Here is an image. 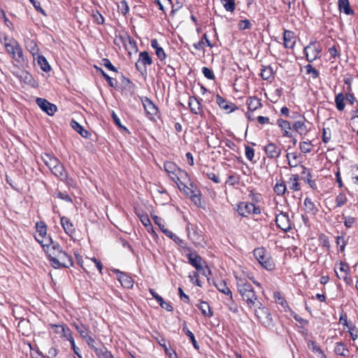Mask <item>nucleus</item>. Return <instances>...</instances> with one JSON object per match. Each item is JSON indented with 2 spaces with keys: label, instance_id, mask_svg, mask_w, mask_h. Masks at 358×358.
Returning a JSON list of instances; mask_svg holds the SVG:
<instances>
[{
  "label": "nucleus",
  "instance_id": "f257e3e1",
  "mask_svg": "<svg viewBox=\"0 0 358 358\" xmlns=\"http://www.w3.org/2000/svg\"><path fill=\"white\" fill-rule=\"evenodd\" d=\"M172 180L177 184L180 191H182L190 199L196 204L200 203L199 191L196 185L191 182L185 171H179V176L173 177Z\"/></svg>",
  "mask_w": 358,
  "mask_h": 358
},
{
  "label": "nucleus",
  "instance_id": "f03ea898",
  "mask_svg": "<svg viewBox=\"0 0 358 358\" xmlns=\"http://www.w3.org/2000/svg\"><path fill=\"white\" fill-rule=\"evenodd\" d=\"M237 289L242 300L245 301L249 308H254L260 306L259 300L252 285L245 279L238 278L236 282Z\"/></svg>",
  "mask_w": 358,
  "mask_h": 358
},
{
  "label": "nucleus",
  "instance_id": "7ed1b4c3",
  "mask_svg": "<svg viewBox=\"0 0 358 358\" xmlns=\"http://www.w3.org/2000/svg\"><path fill=\"white\" fill-rule=\"evenodd\" d=\"M3 45L7 53L12 57L17 66H23L28 63V59L24 55L23 50L15 39L4 38Z\"/></svg>",
  "mask_w": 358,
  "mask_h": 358
},
{
  "label": "nucleus",
  "instance_id": "20e7f679",
  "mask_svg": "<svg viewBox=\"0 0 358 358\" xmlns=\"http://www.w3.org/2000/svg\"><path fill=\"white\" fill-rule=\"evenodd\" d=\"M253 255L258 262L266 270L273 271L275 262L264 248H258L253 250Z\"/></svg>",
  "mask_w": 358,
  "mask_h": 358
},
{
  "label": "nucleus",
  "instance_id": "39448f33",
  "mask_svg": "<svg viewBox=\"0 0 358 358\" xmlns=\"http://www.w3.org/2000/svg\"><path fill=\"white\" fill-rule=\"evenodd\" d=\"M255 308V314L261 324L266 328H273L274 322L268 308L264 306L262 302L260 306H256Z\"/></svg>",
  "mask_w": 358,
  "mask_h": 358
},
{
  "label": "nucleus",
  "instance_id": "423d86ee",
  "mask_svg": "<svg viewBox=\"0 0 358 358\" xmlns=\"http://www.w3.org/2000/svg\"><path fill=\"white\" fill-rule=\"evenodd\" d=\"M50 264L55 268H69L73 265V262L71 256L62 250Z\"/></svg>",
  "mask_w": 358,
  "mask_h": 358
},
{
  "label": "nucleus",
  "instance_id": "0eeeda50",
  "mask_svg": "<svg viewBox=\"0 0 358 358\" xmlns=\"http://www.w3.org/2000/svg\"><path fill=\"white\" fill-rule=\"evenodd\" d=\"M304 54L308 62H313L316 59L320 57L322 48L320 45L316 42H311L303 49Z\"/></svg>",
  "mask_w": 358,
  "mask_h": 358
},
{
  "label": "nucleus",
  "instance_id": "6e6552de",
  "mask_svg": "<svg viewBox=\"0 0 358 358\" xmlns=\"http://www.w3.org/2000/svg\"><path fill=\"white\" fill-rule=\"evenodd\" d=\"M237 212L242 217H248L250 214L259 215L261 210L259 206H255L252 203L241 202L238 204Z\"/></svg>",
  "mask_w": 358,
  "mask_h": 358
},
{
  "label": "nucleus",
  "instance_id": "1a4fd4ad",
  "mask_svg": "<svg viewBox=\"0 0 358 358\" xmlns=\"http://www.w3.org/2000/svg\"><path fill=\"white\" fill-rule=\"evenodd\" d=\"M275 221L277 227L285 232L292 229V222L287 213L280 212L276 215Z\"/></svg>",
  "mask_w": 358,
  "mask_h": 358
},
{
  "label": "nucleus",
  "instance_id": "9d476101",
  "mask_svg": "<svg viewBox=\"0 0 358 358\" xmlns=\"http://www.w3.org/2000/svg\"><path fill=\"white\" fill-rule=\"evenodd\" d=\"M49 326L55 334H59L61 337L65 338L66 340L68 341L69 338H72V331L66 324H50Z\"/></svg>",
  "mask_w": 358,
  "mask_h": 358
},
{
  "label": "nucleus",
  "instance_id": "9b49d317",
  "mask_svg": "<svg viewBox=\"0 0 358 358\" xmlns=\"http://www.w3.org/2000/svg\"><path fill=\"white\" fill-rule=\"evenodd\" d=\"M36 102L40 108L48 115H53L57 111V106L45 99L37 98Z\"/></svg>",
  "mask_w": 358,
  "mask_h": 358
},
{
  "label": "nucleus",
  "instance_id": "f8f14e48",
  "mask_svg": "<svg viewBox=\"0 0 358 358\" xmlns=\"http://www.w3.org/2000/svg\"><path fill=\"white\" fill-rule=\"evenodd\" d=\"M264 151L267 157L271 159H277L281 155V148L274 143H269L265 145Z\"/></svg>",
  "mask_w": 358,
  "mask_h": 358
},
{
  "label": "nucleus",
  "instance_id": "ddd939ff",
  "mask_svg": "<svg viewBox=\"0 0 358 358\" xmlns=\"http://www.w3.org/2000/svg\"><path fill=\"white\" fill-rule=\"evenodd\" d=\"M187 257L189 263L194 266L197 271L203 270V264H206V262L196 252H191L188 254Z\"/></svg>",
  "mask_w": 358,
  "mask_h": 358
},
{
  "label": "nucleus",
  "instance_id": "4468645a",
  "mask_svg": "<svg viewBox=\"0 0 358 358\" xmlns=\"http://www.w3.org/2000/svg\"><path fill=\"white\" fill-rule=\"evenodd\" d=\"M43 250L46 253L50 260V264L52 262V260L57 257V255L62 251V248L60 245L57 243H54L48 246H46L45 248H43Z\"/></svg>",
  "mask_w": 358,
  "mask_h": 358
},
{
  "label": "nucleus",
  "instance_id": "2eb2a0df",
  "mask_svg": "<svg viewBox=\"0 0 358 358\" xmlns=\"http://www.w3.org/2000/svg\"><path fill=\"white\" fill-rule=\"evenodd\" d=\"M115 272L117 274V278L122 287L127 289L133 287L134 280L131 276L124 272L120 271L119 270H115Z\"/></svg>",
  "mask_w": 358,
  "mask_h": 358
},
{
  "label": "nucleus",
  "instance_id": "dca6fc26",
  "mask_svg": "<svg viewBox=\"0 0 358 358\" xmlns=\"http://www.w3.org/2000/svg\"><path fill=\"white\" fill-rule=\"evenodd\" d=\"M301 169V173L303 175L301 177V180H303L305 182L308 183V185L313 189H317V185L315 180H313V175L311 173V171L305 167L304 166H300Z\"/></svg>",
  "mask_w": 358,
  "mask_h": 358
},
{
  "label": "nucleus",
  "instance_id": "f3484780",
  "mask_svg": "<svg viewBox=\"0 0 358 358\" xmlns=\"http://www.w3.org/2000/svg\"><path fill=\"white\" fill-rule=\"evenodd\" d=\"M216 102L220 108L227 110L228 113L234 112L238 109V107L234 103L227 101L220 94L216 95Z\"/></svg>",
  "mask_w": 358,
  "mask_h": 358
},
{
  "label": "nucleus",
  "instance_id": "a211bd4d",
  "mask_svg": "<svg viewBox=\"0 0 358 358\" xmlns=\"http://www.w3.org/2000/svg\"><path fill=\"white\" fill-rule=\"evenodd\" d=\"M60 223L65 233L73 238L76 233V229L71 220L67 217L62 216L60 217Z\"/></svg>",
  "mask_w": 358,
  "mask_h": 358
},
{
  "label": "nucleus",
  "instance_id": "6ab92c4d",
  "mask_svg": "<svg viewBox=\"0 0 358 358\" xmlns=\"http://www.w3.org/2000/svg\"><path fill=\"white\" fill-rule=\"evenodd\" d=\"M294 130L301 136H304L308 134L309 129L306 124V119L303 116L300 120L296 121L292 126Z\"/></svg>",
  "mask_w": 358,
  "mask_h": 358
},
{
  "label": "nucleus",
  "instance_id": "aec40b11",
  "mask_svg": "<svg viewBox=\"0 0 358 358\" xmlns=\"http://www.w3.org/2000/svg\"><path fill=\"white\" fill-rule=\"evenodd\" d=\"M188 105L192 113L196 115L201 114L203 110L200 101L195 96L189 98Z\"/></svg>",
  "mask_w": 358,
  "mask_h": 358
},
{
  "label": "nucleus",
  "instance_id": "412c9836",
  "mask_svg": "<svg viewBox=\"0 0 358 358\" xmlns=\"http://www.w3.org/2000/svg\"><path fill=\"white\" fill-rule=\"evenodd\" d=\"M338 8L341 13L347 15H355V11L351 8L349 0H338Z\"/></svg>",
  "mask_w": 358,
  "mask_h": 358
},
{
  "label": "nucleus",
  "instance_id": "4be33fe9",
  "mask_svg": "<svg viewBox=\"0 0 358 358\" xmlns=\"http://www.w3.org/2000/svg\"><path fill=\"white\" fill-rule=\"evenodd\" d=\"M41 159L50 171L60 162L57 157L47 153L43 154L41 157Z\"/></svg>",
  "mask_w": 358,
  "mask_h": 358
},
{
  "label": "nucleus",
  "instance_id": "5701e85b",
  "mask_svg": "<svg viewBox=\"0 0 358 358\" xmlns=\"http://www.w3.org/2000/svg\"><path fill=\"white\" fill-rule=\"evenodd\" d=\"M284 46L286 48H293L295 45L294 33L292 31L285 30L283 34Z\"/></svg>",
  "mask_w": 358,
  "mask_h": 358
},
{
  "label": "nucleus",
  "instance_id": "b1692460",
  "mask_svg": "<svg viewBox=\"0 0 358 358\" xmlns=\"http://www.w3.org/2000/svg\"><path fill=\"white\" fill-rule=\"evenodd\" d=\"M138 62L136 64V68L140 71L139 63L144 66L147 65H151L152 64V59L147 51H143L139 53Z\"/></svg>",
  "mask_w": 358,
  "mask_h": 358
},
{
  "label": "nucleus",
  "instance_id": "393cba45",
  "mask_svg": "<svg viewBox=\"0 0 358 358\" xmlns=\"http://www.w3.org/2000/svg\"><path fill=\"white\" fill-rule=\"evenodd\" d=\"M73 325L83 339L87 338V336L91 333L89 326L83 324L80 321L74 322Z\"/></svg>",
  "mask_w": 358,
  "mask_h": 358
},
{
  "label": "nucleus",
  "instance_id": "a878e982",
  "mask_svg": "<svg viewBox=\"0 0 358 358\" xmlns=\"http://www.w3.org/2000/svg\"><path fill=\"white\" fill-rule=\"evenodd\" d=\"M143 105L148 115L154 116L157 113L158 108L150 99L145 97L143 100Z\"/></svg>",
  "mask_w": 358,
  "mask_h": 358
},
{
  "label": "nucleus",
  "instance_id": "bb28decb",
  "mask_svg": "<svg viewBox=\"0 0 358 358\" xmlns=\"http://www.w3.org/2000/svg\"><path fill=\"white\" fill-rule=\"evenodd\" d=\"M51 172L56 177L60 178V180L62 181H64L67 179V172L66 171L63 164L61 162H59L54 169H52Z\"/></svg>",
  "mask_w": 358,
  "mask_h": 358
},
{
  "label": "nucleus",
  "instance_id": "cd10ccee",
  "mask_svg": "<svg viewBox=\"0 0 358 358\" xmlns=\"http://www.w3.org/2000/svg\"><path fill=\"white\" fill-rule=\"evenodd\" d=\"M299 180L300 176L298 174H292L287 182L289 188L294 192L301 190Z\"/></svg>",
  "mask_w": 358,
  "mask_h": 358
},
{
  "label": "nucleus",
  "instance_id": "c85d7f7f",
  "mask_svg": "<svg viewBox=\"0 0 358 358\" xmlns=\"http://www.w3.org/2000/svg\"><path fill=\"white\" fill-rule=\"evenodd\" d=\"M215 286L220 292L229 296V300L232 301V292L224 280H219L215 282Z\"/></svg>",
  "mask_w": 358,
  "mask_h": 358
},
{
  "label": "nucleus",
  "instance_id": "c756f323",
  "mask_svg": "<svg viewBox=\"0 0 358 358\" xmlns=\"http://www.w3.org/2000/svg\"><path fill=\"white\" fill-rule=\"evenodd\" d=\"M303 204L306 213L312 215H315L318 212L317 208L315 206V203L310 198L306 197L304 199Z\"/></svg>",
  "mask_w": 358,
  "mask_h": 358
},
{
  "label": "nucleus",
  "instance_id": "7c9ffc66",
  "mask_svg": "<svg viewBox=\"0 0 358 358\" xmlns=\"http://www.w3.org/2000/svg\"><path fill=\"white\" fill-rule=\"evenodd\" d=\"M249 110L255 111L262 106L261 99L256 96H250L247 101Z\"/></svg>",
  "mask_w": 358,
  "mask_h": 358
},
{
  "label": "nucleus",
  "instance_id": "2f4dec72",
  "mask_svg": "<svg viewBox=\"0 0 358 358\" xmlns=\"http://www.w3.org/2000/svg\"><path fill=\"white\" fill-rule=\"evenodd\" d=\"M260 76L264 80L271 81L274 78V72L271 66H263Z\"/></svg>",
  "mask_w": 358,
  "mask_h": 358
},
{
  "label": "nucleus",
  "instance_id": "473e14b6",
  "mask_svg": "<svg viewBox=\"0 0 358 358\" xmlns=\"http://www.w3.org/2000/svg\"><path fill=\"white\" fill-rule=\"evenodd\" d=\"M196 306L201 310V314L204 317H210L213 316V311L207 302L201 301Z\"/></svg>",
  "mask_w": 358,
  "mask_h": 358
},
{
  "label": "nucleus",
  "instance_id": "72a5a7b5",
  "mask_svg": "<svg viewBox=\"0 0 358 358\" xmlns=\"http://www.w3.org/2000/svg\"><path fill=\"white\" fill-rule=\"evenodd\" d=\"M206 45L209 48H213V45L211 42L208 40L206 34H204L201 41L193 44V47L198 50L204 49V46Z\"/></svg>",
  "mask_w": 358,
  "mask_h": 358
},
{
  "label": "nucleus",
  "instance_id": "f704fd0d",
  "mask_svg": "<svg viewBox=\"0 0 358 358\" xmlns=\"http://www.w3.org/2000/svg\"><path fill=\"white\" fill-rule=\"evenodd\" d=\"M162 230L169 238L172 239L179 246L182 248H185V243L182 239L167 229H162Z\"/></svg>",
  "mask_w": 358,
  "mask_h": 358
},
{
  "label": "nucleus",
  "instance_id": "c9c22d12",
  "mask_svg": "<svg viewBox=\"0 0 358 358\" xmlns=\"http://www.w3.org/2000/svg\"><path fill=\"white\" fill-rule=\"evenodd\" d=\"M72 128L80 134L83 137L87 138L90 136V133L85 129L78 122L74 120L71 121Z\"/></svg>",
  "mask_w": 358,
  "mask_h": 358
},
{
  "label": "nucleus",
  "instance_id": "e433bc0d",
  "mask_svg": "<svg viewBox=\"0 0 358 358\" xmlns=\"http://www.w3.org/2000/svg\"><path fill=\"white\" fill-rule=\"evenodd\" d=\"M307 345L308 348L316 355L320 356L321 357H326L322 350L320 348L319 345H317L315 341L309 340L307 343Z\"/></svg>",
  "mask_w": 358,
  "mask_h": 358
},
{
  "label": "nucleus",
  "instance_id": "4c0bfd02",
  "mask_svg": "<svg viewBox=\"0 0 358 358\" xmlns=\"http://www.w3.org/2000/svg\"><path fill=\"white\" fill-rule=\"evenodd\" d=\"M34 238L36 241L41 244L43 248H45L46 246H48L52 243V238L47 234L45 236H39V234H36Z\"/></svg>",
  "mask_w": 358,
  "mask_h": 358
},
{
  "label": "nucleus",
  "instance_id": "58836bf2",
  "mask_svg": "<svg viewBox=\"0 0 358 358\" xmlns=\"http://www.w3.org/2000/svg\"><path fill=\"white\" fill-rule=\"evenodd\" d=\"M334 352L337 355L347 357L349 353V350L343 342H337L335 345Z\"/></svg>",
  "mask_w": 358,
  "mask_h": 358
},
{
  "label": "nucleus",
  "instance_id": "ea45409f",
  "mask_svg": "<svg viewBox=\"0 0 358 358\" xmlns=\"http://www.w3.org/2000/svg\"><path fill=\"white\" fill-rule=\"evenodd\" d=\"M182 331L189 337L191 343L196 350L199 349V345L195 339L194 334L187 328L186 322H183Z\"/></svg>",
  "mask_w": 358,
  "mask_h": 358
},
{
  "label": "nucleus",
  "instance_id": "a19ab883",
  "mask_svg": "<svg viewBox=\"0 0 358 358\" xmlns=\"http://www.w3.org/2000/svg\"><path fill=\"white\" fill-rule=\"evenodd\" d=\"M274 192L278 196H282L287 191V186L282 180H277L274 187Z\"/></svg>",
  "mask_w": 358,
  "mask_h": 358
},
{
  "label": "nucleus",
  "instance_id": "79ce46f5",
  "mask_svg": "<svg viewBox=\"0 0 358 358\" xmlns=\"http://www.w3.org/2000/svg\"><path fill=\"white\" fill-rule=\"evenodd\" d=\"M94 352L99 358H113L112 353L103 345L94 349Z\"/></svg>",
  "mask_w": 358,
  "mask_h": 358
},
{
  "label": "nucleus",
  "instance_id": "37998d69",
  "mask_svg": "<svg viewBox=\"0 0 358 358\" xmlns=\"http://www.w3.org/2000/svg\"><path fill=\"white\" fill-rule=\"evenodd\" d=\"M273 299L277 303L284 308L285 312L289 311V308H290L287 305L286 300L281 296V294L279 292H275L273 293Z\"/></svg>",
  "mask_w": 358,
  "mask_h": 358
},
{
  "label": "nucleus",
  "instance_id": "c03bdc74",
  "mask_svg": "<svg viewBox=\"0 0 358 358\" xmlns=\"http://www.w3.org/2000/svg\"><path fill=\"white\" fill-rule=\"evenodd\" d=\"M96 71L99 72L103 76V77L106 80V81L108 82V85L110 87L115 88L117 87V81L115 79L110 77L107 73H105V71L102 69L96 66Z\"/></svg>",
  "mask_w": 358,
  "mask_h": 358
},
{
  "label": "nucleus",
  "instance_id": "a18cd8bd",
  "mask_svg": "<svg viewBox=\"0 0 358 358\" xmlns=\"http://www.w3.org/2000/svg\"><path fill=\"white\" fill-rule=\"evenodd\" d=\"M335 103L336 106V108L342 111L344 110L345 107V96L342 93L338 94L335 97Z\"/></svg>",
  "mask_w": 358,
  "mask_h": 358
},
{
  "label": "nucleus",
  "instance_id": "49530a36",
  "mask_svg": "<svg viewBox=\"0 0 358 358\" xmlns=\"http://www.w3.org/2000/svg\"><path fill=\"white\" fill-rule=\"evenodd\" d=\"M226 11L233 13L236 9L235 0H220Z\"/></svg>",
  "mask_w": 358,
  "mask_h": 358
},
{
  "label": "nucleus",
  "instance_id": "de8ad7c7",
  "mask_svg": "<svg viewBox=\"0 0 358 358\" xmlns=\"http://www.w3.org/2000/svg\"><path fill=\"white\" fill-rule=\"evenodd\" d=\"M37 62L43 71L48 72L50 71L51 67L44 56L39 55Z\"/></svg>",
  "mask_w": 358,
  "mask_h": 358
},
{
  "label": "nucleus",
  "instance_id": "09e8293b",
  "mask_svg": "<svg viewBox=\"0 0 358 358\" xmlns=\"http://www.w3.org/2000/svg\"><path fill=\"white\" fill-rule=\"evenodd\" d=\"M36 234L45 236L47 234V227L44 222L40 221L36 224Z\"/></svg>",
  "mask_w": 358,
  "mask_h": 358
},
{
  "label": "nucleus",
  "instance_id": "8fccbe9b",
  "mask_svg": "<svg viewBox=\"0 0 358 358\" xmlns=\"http://www.w3.org/2000/svg\"><path fill=\"white\" fill-rule=\"evenodd\" d=\"M290 315L294 317V319L300 324L301 327H303L308 324V321L302 318L295 312H294L291 308H289V311Z\"/></svg>",
  "mask_w": 358,
  "mask_h": 358
},
{
  "label": "nucleus",
  "instance_id": "3c124183",
  "mask_svg": "<svg viewBox=\"0 0 358 358\" xmlns=\"http://www.w3.org/2000/svg\"><path fill=\"white\" fill-rule=\"evenodd\" d=\"M92 17L93 18L94 22L98 24H104L105 19L103 16L99 12V10H92Z\"/></svg>",
  "mask_w": 358,
  "mask_h": 358
},
{
  "label": "nucleus",
  "instance_id": "603ef678",
  "mask_svg": "<svg viewBox=\"0 0 358 358\" xmlns=\"http://www.w3.org/2000/svg\"><path fill=\"white\" fill-rule=\"evenodd\" d=\"M117 8L118 11L124 15H126L129 10L128 3L125 0H121L120 1V3L117 4Z\"/></svg>",
  "mask_w": 358,
  "mask_h": 358
},
{
  "label": "nucleus",
  "instance_id": "864d4df0",
  "mask_svg": "<svg viewBox=\"0 0 358 358\" xmlns=\"http://www.w3.org/2000/svg\"><path fill=\"white\" fill-rule=\"evenodd\" d=\"M305 69L307 74H310L313 79H316L319 77V71L315 69L311 64H307L305 66Z\"/></svg>",
  "mask_w": 358,
  "mask_h": 358
},
{
  "label": "nucleus",
  "instance_id": "5fc2aeb1",
  "mask_svg": "<svg viewBox=\"0 0 358 358\" xmlns=\"http://www.w3.org/2000/svg\"><path fill=\"white\" fill-rule=\"evenodd\" d=\"M187 231L189 239H191L194 243H199L200 236L197 231L193 227L190 229L189 227H187Z\"/></svg>",
  "mask_w": 358,
  "mask_h": 358
},
{
  "label": "nucleus",
  "instance_id": "6e6d98bb",
  "mask_svg": "<svg viewBox=\"0 0 358 358\" xmlns=\"http://www.w3.org/2000/svg\"><path fill=\"white\" fill-rule=\"evenodd\" d=\"M313 146L310 141H303L299 143V148L303 153H309Z\"/></svg>",
  "mask_w": 358,
  "mask_h": 358
},
{
  "label": "nucleus",
  "instance_id": "4d7b16f0",
  "mask_svg": "<svg viewBox=\"0 0 358 358\" xmlns=\"http://www.w3.org/2000/svg\"><path fill=\"white\" fill-rule=\"evenodd\" d=\"M335 201L336 203V207H341L347 203L348 199L345 194L340 193L338 195L336 196Z\"/></svg>",
  "mask_w": 358,
  "mask_h": 358
},
{
  "label": "nucleus",
  "instance_id": "13d9d810",
  "mask_svg": "<svg viewBox=\"0 0 358 358\" xmlns=\"http://www.w3.org/2000/svg\"><path fill=\"white\" fill-rule=\"evenodd\" d=\"M240 177L237 174L230 175L226 180V184L230 186H234L239 183Z\"/></svg>",
  "mask_w": 358,
  "mask_h": 358
},
{
  "label": "nucleus",
  "instance_id": "bf43d9fd",
  "mask_svg": "<svg viewBox=\"0 0 358 358\" xmlns=\"http://www.w3.org/2000/svg\"><path fill=\"white\" fill-rule=\"evenodd\" d=\"M238 27L240 30L250 29L252 28V24L248 19L242 20L239 21Z\"/></svg>",
  "mask_w": 358,
  "mask_h": 358
},
{
  "label": "nucleus",
  "instance_id": "052dcab7",
  "mask_svg": "<svg viewBox=\"0 0 358 358\" xmlns=\"http://www.w3.org/2000/svg\"><path fill=\"white\" fill-rule=\"evenodd\" d=\"M277 124L282 131L286 129H291L292 128L289 122L281 118L277 120Z\"/></svg>",
  "mask_w": 358,
  "mask_h": 358
},
{
  "label": "nucleus",
  "instance_id": "680f3d73",
  "mask_svg": "<svg viewBox=\"0 0 358 358\" xmlns=\"http://www.w3.org/2000/svg\"><path fill=\"white\" fill-rule=\"evenodd\" d=\"M245 155L246 158L250 161L252 162L254 157H255V150L252 148L245 145Z\"/></svg>",
  "mask_w": 358,
  "mask_h": 358
},
{
  "label": "nucleus",
  "instance_id": "e2e57ef3",
  "mask_svg": "<svg viewBox=\"0 0 358 358\" xmlns=\"http://www.w3.org/2000/svg\"><path fill=\"white\" fill-rule=\"evenodd\" d=\"M201 71L206 78L209 80H215V77L214 73L210 69L204 66L202 68Z\"/></svg>",
  "mask_w": 358,
  "mask_h": 358
},
{
  "label": "nucleus",
  "instance_id": "0e129e2a",
  "mask_svg": "<svg viewBox=\"0 0 358 358\" xmlns=\"http://www.w3.org/2000/svg\"><path fill=\"white\" fill-rule=\"evenodd\" d=\"M331 138V132L329 128H324L322 130V141L324 143L329 142Z\"/></svg>",
  "mask_w": 358,
  "mask_h": 358
},
{
  "label": "nucleus",
  "instance_id": "69168bd1",
  "mask_svg": "<svg viewBox=\"0 0 358 358\" xmlns=\"http://www.w3.org/2000/svg\"><path fill=\"white\" fill-rule=\"evenodd\" d=\"M348 331L350 334V337L353 341H355L358 338V329L354 324H351L348 327Z\"/></svg>",
  "mask_w": 358,
  "mask_h": 358
},
{
  "label": "nucleus",
  "instance_id": "338daca9",
  "mask_svg": "<svg viewBox=\"0 0 358 358\" xmlns=\"http://www.w3.org/2000/svg\"><path fill=\"white\" fill-rule=\"evenodd\" d=\"M101 64L104 66L106 68H107L110 71H114V72H117V69L112 64L110 61L108 59H107V58L103 59L101 60Z\"/></svg>",
  "mask_w": 358,
  "mask_h": 358
},
{
  "label": "nucleus",
  "instance_id": "774afa93",
  "mask_svg": "<svg viewBox=\"0 0 358 358\" xmlns=\"http://www.w3.org/2000/svg\"><path fill=\"white\" fill-rule=\"evenodd\" d=\"M68 341L71 343V346L72 350H73V352L78 357V358H83L80 354V349L76 345L73 337L72 336V338H69Z\"/></svg>",
  "mask_w": 358,
  "mask_h": 358
}]
</instances>
